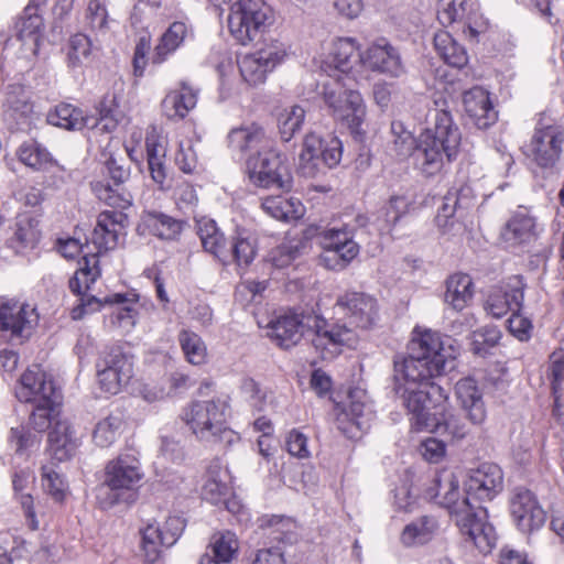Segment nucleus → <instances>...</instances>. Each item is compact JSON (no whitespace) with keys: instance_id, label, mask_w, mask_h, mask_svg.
<instances>
[{"instance_id":"nucleus-1","label":"nucleus","mask_w":564,"mask_h":564,"mask_svg":"<svg viewBox=\"0 0 564 564\" xmlns=\"http://www.w3.org/2000/svg\"><path fill=\"white\" fill-rule=\"evenodd\" d=\"M406 356L394 357V391L402 400L415 432H431L462 441L469 430L448 405L447 392L433 379L443 375L458 354L453 339L415 327Z\"/></svg>"},{"instance_id":"nucleus-2","label":"nucleus","mask_w":564,"mask_h":564,"mask_svg":"<svg viewBox=\"0 0 564 564\" xmlns=\"http://www.w3.org/2000/svg\"><path fill=\"white\" fill-rule=\"evenodd\" d=\"M127 223L128 217L121 210H105L98 215L97 224L89 237L97 251L84 254L79 269L68 283L70 291L79 296L78 304L70 312L73 319H80L102 307L100 299L88 294L91 285L100 276L98 257L119 245L120 238L126 235Z\"/></svg>"},{"instance_id":"nucleus-3","label":"nucleus","mask_w":564,"mask_h":564,"mask_svg":"<svg viewBox=\"0 0 564 564\" xmlns=\"http://www.w3.org/2000/svg\"><path fill=\"white\" fill-rule=\"evenodd\" d=\"M429 496L448 510L460 533L468 538L480 552L491 551L496 544L497 534L495 528L487 521V510L473 505L466 494L460 496L458 479L452 471L440 473Z\"/></svg>"},{"instance_id":"nucleus-4","label":"nucleus","mask_w":564,"mask_h":564,"mask_svg":"<svg viewBox=\"0 0 564 564\" xmlns=\"http://www.w3.org/2000/svg\"><path fill=\"white\" fill-rule=\"evenodd\" d=\"M97 111L98 118L85 116L80 108L61 102L48 111L46 121L69 131L87 130L86 137L89 139L110 135L122 119L116 96L106 95L98 104Z\"/></svg>"},{"instance_id":"nucleus-5","label":"nucleus","mask_w":564,"mask_h":564,"mask_svg":"<svg viewBox=\"0 0 564 564\" xmlns=\"http://www.w3.org/2000/svg\"><path fill=\"white\" fill-rule=\"evenodd\" d=\"M245 154L247 176L252 185L267 189L290 192L293 176L285 154L275 148L264 144L260 148L241 145Z\"/></svg>"},{"instance_id":"nucleus-6","label":"nucleus","mask_w":564,"mask_h":564,"mask_svg":"<svg viewBox=\"0 0 564 564\" xmlns=\"http://www.w3.org/2000/svg\"><path fill=\"white\" fill-rule=\"evenodd\" d=\"M226 409V402L220 399L193 401L184 408L182 419L197 440L229 446L240 437L228 427Z\"/></svg>"},{"instance_id":"nucleus-7","label":"nucleus","mask_w":564,"mask_h":564,"mask_svg":"<svg viewBox=\"0 0 564 564\" xmlns=\"http://www.w3.org/2000/svg\"><path fill=\"white\" fill-rule=\"evenodd\" d=\"M144 477L139 457L133 453H121L105 466L104 481L97 491V501L109 509L134 496Z\"/></svg>"},{"instance_id":"nucleus-8","label":"nucleus","mask_w":564,"mask_h":564,"mask_svg":"<svg viewBox=\"0 0 564 564\" xmlns=\"http://www.w3.org/2000/svg\"><path fill=\"white\" fill-rule=\"evenodd\" d=\"M341 77L329 79L324 84V100L335 120L346 127L356 138L366 116V106L361 95L351 88Z\"/></svg>"},{"instance_id":"nucleus-9","label":"nucleus","mask_w":564,"mask_h":564,"mask_svg":"<svg viewBox=\"0 0 564 564\" xmlns=\"http://www.w3.org/2000/svg\"><path fill=\"white\" fill-rule=\"evenodd\" d=\"M307 334L322 359L330 360L338 356L344 347H352L357 341L354 329L338 323H329L315 314L306 315Z\"/></svg>"},{"instance_id":"nucleus-10","label":"nucleus","mask_w":564,"mask_h":564,"mask_svg":"<svg viewBox=\"0 0 564 564\" xmlns=\"http://www.w3.org/2000/svg\"><path fill=\"white\" fill-rule=\"evenodd\" d=\"M269 18L270 9L262 0H238L230 8L229 31L246 45L263 33Z\"/></svg>"},{"instance_id":"nucleus-11","label":"nucleus","mask_w":564,"mask_h":564,"mask_svg":"<svg viewBox=\"0 0 564 564\" xmlns=\"http://www.w3.org/2000/svg\"><path fill=\"white\" fill-rule=\"evenodd\" d=\"M355 228L350 224L333 227L319 234V245L323 253L319 257L322 265L329 270H344L359 253V245L355 241Z\"/></svg>"},{"instance_id":"nucleus-12","label":"nucleus","mask_w":564,"mask_h":564,"mask_svg":"<svg viewBox=\"0 0 564 564\" xmlns=\"http://www.w3.org/2000/svg\"><path fill=\"white\" fill-rule=\"evenodd\" d=\"M185 528L181 517H169L163 524L149 523L140 530L141 551L145 564H164V551L173 546Z\"/></svg>"},{"instance_id":"nucleus-13","label":"nucleus","mask_w":564,"mask_h":564,"mask_svg":"<svg viewBox=\"0 0 564 564\" xmlns=\"http://www.w3.org/2000/svg\"><path fill=\"white\" fill-rule=\"evenodd\" d=\"M284 45L270 40L262 47L251 54L245 55L239 61V70L249 85H259L264 83L268 73L272 72L285 57Z\"/></svg>"},{"instance_id":"nucleus-14","label":"nucleus","mask_w":564,"mask_h":564,"mask_svg":"<svg viewBox=\"0 0 564 564\" xmlns=\"http://www.w3.org/2000/svg\"><path fill=\"white\" fill-rule=\"evenodd\" d=\"M97 377L105 392L117 394L132 377V362L120 348H111L98 359Z\"/></svg>"},{"instance_id":"nucleus-15","label":"nucleus","mask_w":564,"mask_h":564,"mask_svg":"<svg viewBox=\"0 0 564 564\" xmlns=\"http://www.w3.org/2000/svg\"><path fill=\"white\" fill-rule=\"evenodd\" d=\"M375 420V411L366 390L352 388L348 392V405L339 414L337 421L339 429L350 438L358 437V433L367 432Z\"/></svg>"},{"instance_id":"nucleus-16","label":"nucleus","mask_w":564,"mask_h":564,"mask_svg":"<svg viewBox=\"0 0 564 564\" xmlns=\"http://www.w3.org/2000/svg\"><path fill=\"white\" fill-rule=\"evenodd\" d=\"M39 321L35 307L19 302H7L0 305V332L8 334L9 339L22 344L32 335Z\"/></svg>"},{"instance_id":"nucleus-17","label":"nucleus","mask_w":564,"mask_h":564,"mask_svg":"<svg viewBox=\"0 0 564 564\" xmlns=\"http://www.w3.org/2000/svg\"><path fill=\"white\" fill-rule=\"evenodd\" d=\"M15 395L21 402H59V391L39 365L30 367L20 379Z\"/></svg>"},{"instance_id":"nucleus-18","label":"nucleus","mask_w":564,"mask_h":564,"mask_svg":"<svg viewBox=\"0 0 564 564\" xmlns=\"http://www.w3.org/2000/svg\"><path fill=\"white\" fill-rule=\"evenodd\" d=\"M511 517L518 529L531 533L543 527L546 513L532 491L525 488L514 489L510 499Z\"/></svg>"},{"instance_id":"nucleus-19","label":"nucleus","mask_w":564,"mask_h":564,"mask_svg":"<svg viewBox=\"0 0 564 564\" xmlns=\"http://www.w3.org/2000/svg\"><path fill=\"white\" fill-rule=\"evenodd\" d=\"M502 485L501 468L492 463H484L469 471L464 482V494L469 500H492L502 490Z\"/></svg>"},{"instance_id":"nucleus-20","label":"nucleus","mask_w":564,"mask_h":564,"mask_svg":"<svg viewBox=\"0 0 564 564\" xmlns=\"http://www.w3.org/2000/svg\"><path fill=\"white\" fill-rule=\"evenodd\" d=\"M106 166L113 185L101 181L94 183L93 189L96 196L115 208L126 209L130 207L132 205L131 194L120 188V185L128 180L129 171L118 163L112 152H110V156L106 160Z\"/></svg>"},{"instance_id":"nucleus-21","label":"nucleus","mask_w":564,"mask_h":564,"mask_svg":"<svg viewBox=\"0 0 564 564\" xmlns=\"http://www.w3.org/2000/svg\"><path fill=\"white\" fill-rule=\"evenodd\" d=\"M304 147L299 155V172L305 177H315L322 164L329 169L336 166L343 154V143H303Z\"/></svg>"},{"instance_id":"nucleus-22","label":"nucleus","mask_w":564,"mask_h":564,"mask_svg":"<svg viewBox=\"0 0 564 564\" xmlns=\"http://www.w3.org/2000/svg\"><path fill=\"white\" fill-rule=\"evenodd\" d=\"M336 305L358 327L369 328L378 318L377 300L359 292H348L338 297Z\"/></svg>"},{"instance_id":"nucleus-23","label":"nucleus","mask_w":564,"mask_h":564,"mask_svg":"<svg viewBox=\"0 0 564 564\" xmlns=\"http://www.w3.org/2000/svg\"><path fill=\"white\" fill-rule=\"evenodd\" d=\"M360 59L369 69L391 77H400L405 73L398 50L384 40L371 45L360 55Z\"/></svg>"},{"instance_id":"nucleus-24","label":"nucleus","mask_w":564,"mask_h":564,"mask_svg":"<svg viewBox=\"0 0 564 564\" xmlns=\"http://www.w3.org/2000/svg\"><path fill=\"white\" fill-rule=\"evenodd\" d=\"M525 283L519 275L509 279L506 289L494 290L487 301V312L496 318H500L509 311H521L524 300Z\"/></svg>"},{"instance_id":"nucleus-25","label":"nucleus","mask_w":564,"mask_h":564,"mask_svg":"<svg viewBox=\"0 0 564 564\" xmlns=\"http://www.w3.org/2000/svg\"><path fill=\"white\" fill-rule=\"evenodd\" d=\"M268 336L280 347L289 349L307 334L306 315L283 314L272 318L268 325Z\"/></svg>"},{"instance_id":"nucleus-26","label":"nucleus","mask_w":564,"mask_h":564,"mask_svg":"<svg viewBox=\"0 0 564 564\" xmlns=\"http://www.w3.org/2000/svg\"><path fill=\"white\" fill-rule=\"evenodd\" d=\"M80 440L67 420H58L48 433V452L53 459L62 463L75 456Z\"/></svg>"},{"instance_id":"nucleus-27","label":"nucleus","mask_w":564,"mask_h":564,"mask_svg":"<svg viewBox=\"0 0 564 564\" xmlns=\"http://www.w3.org/2000/svg\"><path fill=\"white\" fill-rule=\"evenodd\" d=\"M455 391L470 423L478 426L482 425L487 417V411L482 400V392L476 380L470 377L458 380Z\"/></svg>"},{"instance_id":"nucleus-28","label":"nucleus","mask_w":564,"mask_h":564,"mask_svg":"<svg viewBox=\"0 0 564 564\" xmlns=\"http://www.w3.org/2000/svg\"><path fill=\"white\" fill-rule=\"evenodd\" d=\"M466 113L474 120L478 129H487L497 119L492 109L489 93L481 87H474L464 94Z\"/></svg>"},{"instance_id":"nucleus-29","label":"nucleus","mask_w":564,"mask_h":564,"mask_svg":"<svg viewBox=\"0 0 564 564\" xmlns=\"http://www.w3.org/2000/svg\"><path fill=\"white\" fill-rule=\"evenodd\" d=\"M441 531V521L433 514H423L409 522L400 534V542L406 547L424 545Z\"/></svg>"},{"instance_id":"nucleus-30","label":"nucleus","mask_w":564,"mask_h":564,"mask_svg":"<svg viewBox=\"0 0 564 564\" xmlns=\"http://www.w3.org/2000/svg\"><path fill=\"white\" fill-rule=\"evenodd\" d=\"M231 495V480L226 467L216 460L213 462L206 474V480L202 488V496L213 505H219Z\"/></svg>"},{"instance_id":"nucleus-31","label":"nucleus","mask_w":564,"mask_h":564,"mask_svg":"<svg viewBox=\"0 0 564 564\" xmlns=\"http://www.w3.org/2000/svg\"><path fill=\"white\" fill-rule=\"evenodd\" d=\"M417 160L421 161L422 172L426 176H433L442 170L444 156L451 162L456 159L458 143H420Z\"/></svg>"},{"instance_id":"nucleus-32","label":"nucleus","mask_w":564,"mask_h":564,"mask_svg":"<svg viewBox=\"0 0 564 564\" xmlns=\"http://www.w3.org/2000/svg\"><path fill=\"white\" fill-rule=\"evenodd\" d=\"M198 89L187 82H181L180 87L170 91L163 99L164 113L170 119H183L197 104Z\"/></svg>"},{"instance_id":"nucleus-33","label":"nucleus","mask_w":564,"mask_h":564,"mask_svg":"<svg viewBox=\"0 0 564 564\" xmlns=\"http://www.w3.org/2000/svg\"><path fill=\"white\" fill-rule=\"evenodd\" d=\"M197 235L205 251L213 254L223 264H229V250L226 247L224 234L217 227L215 220L202 218L197 221Z\"/></svg>"},{"instance_id":"nucleus-34","label":"nucleus","mask_w":564,"mask_h":564,"mask_svg":"<svg viewBox=\"0 0 564 564\" xmlns=\"http://www.w3.org/2000/svg\"><path fill=\"white\" fill-rule=\"evenodd\" d=\"M473 280L468 274L455 273L446 281L445 303L455 311L464 310L473 299Z\"/></svg>"},{"instance_id":"nucleus-35","label":"nucleus","mask_w":564,"mask_h":564,"mask_svg":"<svg viewBox=\"0 0 564 564\" xmlns=\"http://www.w3.org/2000/svg\"><path fill=\"white\" fill-rule=\"evenodd\" d=\"M40 219L31 214H19L13 225L12 243L18 249H33L40 241Z\"/></svg>"},{"instance_id":"nucleus-36","label":"nucleus","mask_w":564,"mask_h":564,"mask_svg":"<svg viewBox=\"0 0 564 564\" xmlns=\"http://www.w3.org/2000/svg\"><path fill=\"white\" fill-rule=\"evenodd\" d=\"M44 23L41 13H31L24 9L14 22V35L23 44H30L35 51L37 47Z\"/></svg>"},{"instance_id":"nucleus-37","label":"nucleus","mask_w":564,"mask_h":564,"mask_svg":"<svg viewBox=\"0 0 564 564\" xmlns=\"http://www.w3.org/2000/svg\"><path fill=\"white\" fill-rule=\"evenodd\" d=\"M261 206L265 214L283 221L297 220L304 214V207L299 199L286 198L281 195L265 197Z\"/></svg>"},{"instance_id":"nucleus-38","label":"nucleus","mask_w":564,"mask_h":564,"mask_svg":"<svg viewBox=\"0 0 564 564\" xmlns=\"http://www.w3.org/2000/svg\"><path fill=\"white\" fill-rule=\"evenodd\" d=\"M34 481L33 473L29 469L17 471L13 476V490L24 510L26 524L31 530L39 529V521L34 512L33 497L24 490Z\"/></svg>"},{"instance_id":"nucleus-39","label":"nucleus","mask_w":564,"mask_h":564,"mask_svg":"<svg viewBox=\"0 0 564 564\" xmlns=\"http://www.w3.org/2000/svg\"><path fill=\"white\" fill-rule=\"evenodd\" d=\"M433 43L435 51L446 64L457 68L467 64L468 57L465 48L458 44L448 32H436Z\"/></svg>"},{"instance_id":"nucleus-40","label":"nucleus","mask_w":564,"mask_h":564,"mask_svg":"<svg viewBox=\"0 0 564 564\" xmlns=\"http://www.w3.org/2000/svg\"><path fill=\"white\" fill-rule=\"evenodd\" d=\"M123 424V414L119 411L109 413L107 416L100 419L96 423L93 433L95 444L101 448L111 446L121 435Z\"/></svg>"},{"instance_id":"nucleus-41","label":"nucleus","mask_w":564,"mask_h":564,"mask_svg":"<svg viewBox=\"0 0 564 564\" xmlns=\"http://www.w3.org/2000/svg\"><path fill=\"white\" fill-rule=\"evenodd\" d=\"M355 51V42L351 39H340L334 43L328 64L338 74L330 75V79L341 77V82L351 80L348 77V70L351 68V58Z\"/></svg>"},{"instance_id":"nucleus-42","label":"nucleus","mask_w":564,"mask_h":564,"mask_svg":"<svg viewBox=\"0 0 564 564\" xmlns=\"http://www.w3.org/2000/svg\"><path fill=\"white\" fill-rule=\"evenodd\" d=\"M4 107L6 116L15 121L26 119L33 110L29 91L17 84L8 87Z\"/></svg>"},{"instance_id":"nucleus-43","label":"nucleus","mask_w":564,"mask_h":564,"mask_svg":"<svg viewBox=\"0 0 564 564\" xmlns=\"http://www.w3.org/2000/svg\"><path fill=\"white\" fill-rule=\"evenodd\" d=\"M535 219L527 212H518L508 221L503 237L512 243H523L535 237Z\"/></svg>"},{"instance_id":"nucleus-44","label":"nucleus","mask_w":564,"mask_h":564,"mask_svg":"<svg viewBox=\"0 0 564 564\" xmlns=\"http://www.w3.org/2000/svg\"><path fill=\"white\" fill-rule=\"evenodd\" d=\"M143 223L154 236L161 239L173 240L182 231L181 221L160 212L147 213Z\"/></svg>"},{"instance_id":"nucleus-45","label":"nucleus","mask_w":564,"mask_h":564,"mask_svg":"<svg viewBox=\"0 0 564 564\" xmlns=\"http://www.w3.org/2000/svg\"><path fill=\"white\" fill-rule=\"evenodd\" d=\"M177 340L187 362L194 366H202L207 361V347L202 337L189 330L182 329Z\"/></svg>"},{"instance_id":"nucleus-46","label":"nucleus","mask_w":564,"mask_h":564,"mask_svg":"<svg viewBox=\"0 0 564 564\" xmlns=\"http://www.w3.org/2000/svg\"><path fill=\"white\" fill-rule=\"evenodd\" d=\"M104 304H117L119 305L112 313V322L119 327L129 330L135 324L137 310L135 302H129L126 294L116 293L109 296H105L102 300Z\"/></svg>"},{"instance_id":"nucleus-47","label":"nucleus","mask_w":564,"mask_h":564,"mask_svg":"<svg viewBox=\"0 0 564 564\" xmlns=\"http://www.w3.org/2000/svg\"><path fill=\"white\" fill-rule=\"evenodd\" d=\"M521 149L527 159L541 167H552L561 154L557 143H523Z\"/></svg>"},{"instance_id":"nucleus-48","label":"nucleus","mask_w":564,"mask_h":564,"mask_svg":"<svg viewBox=\"0 0 564 564\" xmlns=\"http://www.w3.org/2000/svg\"><path fill=\"white\" fill-rule=\"evenodd\" d=\"M186 34V25L183 22H174L161 36L152 57L153 63H162L166 55L174 52L183 42Z\"/></svg>"},{"instance_id":"nucleus-49","label":"nucleus","mask_w":564,"mask_h":564,"mask_svg":"<svg viewBox=\"0 0 564 564\" xmlns=\"http://www.w3.org/2000/svg\"><path fill=\"white\" fill-rule=\"evenodd\" d=\"M210 546L218 561L229 563L238 553L239 542L235 533L225 531L213 535Z\"/></svg>"},{"instance_id":"nucleus-50","label":"nucleus","mask_w":564,"mask_h":564,"mask_svg":"<svg viewBox=\"0 0 564 564\" xmlns=\"http://www.w3.org/2000/svg\"><path fill=\"white\" fill-rule=\"evenodd\" d=\"M305 110L301 106H292L285 109L279 118V131L281 141H291L296 138L304 122Z\"/></svg>"},{"instance_id":"nucleus-51","label":"nucleus","mask_w":564,"mask_h":564,"mask_svg":"<svg viewBox=\"0 0 564 564\" xmlns=\"http://www.w3.org/2000/svg\"><path fill=\"white\" fill-rule=\"evenodd\" d=\"M42 487L57 502H62L67 494V484L64 477L53 465L42 467Z\"/></svg>"},{"instance_id":"nucleus-52","label":"nucleus","mask_w":564,"mask_h":564,"mask_svg":"<svg viewBox=\"0 0 564 564\" xmlns=\"http://www.w3.org/2000/svg\"><path fill=\"white\" fill-rule=\"evenodd\" d=\"M546 377L551 381L555 406H557L562 391V383L564 381L563 349H556L550 355L546 369Z\"/></svg>"},{"instance_id":"nucleus-53","label":"nucleus","mask_w":564,"mask_h":564,"mask_svg":"<svg viewBox=\"0 0 564 564\" xmlns=\"http://www.w3.org/2000/svg\"><path fill=\"white\" fill-rule=\"evenodd\" d=\"M18 155L23 164L35 170L43 169L52 162L51 153L40 143H23Z\"/></svg>"},{"instance_id":"nucleus-54","label":"nucleus","mask_w":564,"mask_h":564,"mask_svg":"<svg viewBox=\"0 0 564 564\" xmlns=\"http://www.w3.org/2000/svg\"><path fill=\"white\" fill-rule=\"evenodd\" d=\"M467 14V0H440L437 4V20L444 26L465 20Z\"/></svg>"},{"instance_id":"nucleus-55","label":"nucleus","mask_w":564,"mask_h":564,"mask_svg":"<svg viewBox=\"0 0 564 564\" xmlns=\"http://www.w3.org/2000/svg\"><path fill=\"white\" fill-rule=\"evenodd\" d=\"M93 53V43L90 39L77 33L69 39L68 64L72 67H78L90 59Z\"/></svg>"},{"instance_id":"nucleus-56","label":"nucleus","mask_w":564,"mask_h":564,"mask_svg":"<svg viewBox=\"0 0 564 564\" xmlns=\"http://www.w3.org/2000/svg\"><path fill=\"white\" fill-rule=\"evenodd\" d=\"M304 248L301 240L292 239L281 243L270 253V260L275 268L289 267L296 260Z\"/></svg>"},{"instance_id":"nucleus-57","label":"nucleus","mask_w":564,"mask_h":564,"mask_svg":"<svg viewBox=\"0 0 564 564\" xmlns=\"http://www.w3.org/2000/svg\"><path fill=\"white\" fill-rule=\"evenodd\" d=\"M108 18L105 0H88L85 21L91 31L105 33L108 30Z\"/></svg>"},{"instance_id":"nucleus-58","label":"nucleus","mask_w":564,"mask_h":564,"mask_svg":"<svg viewBox=\"0 0 564 564\" xmlns=\"http://www.w3.org/2000/svg\"><path fill=\"white\" fill-rule=\"evenodd\" d=\"M228 250L229 263L236 262L238 267H248L257 254L254 241L245 237L235 238Z\"/></svg>"},{"instance_id":"nucleus-59","label":"nucleus","mask_w":564,"mask_h":564,"mask_svg":"<svg viewBox=\"0 0 564 564\" xmlns=\"http://www.w3.org/2000/svg\"><path fill=\"white\" fill-rule=\"evenodd\" d=\"M9 442L17 454L24 455L34 447H39V436L23 425L11 427Z\"/></svg>"},{"instance_id":"nucleus-60","label":"nucleus","mask_w":564,"mask_h":564,"mask_svg":"<svg viewBox=\"0 0 564 564\" xmlns=\"http://www.w3.org/2000/svg\"><path fill=\"white\" fill-rule=\"evenodd\" d=\"M145 149L151 176L155 183L162 186L166 178L162 143H145Z\"/></svg>"},{"instance_id":"nucleus-61","label":"nucleus","mask_w":564,"mask_h":564,"mask_svg":"<svg viewBox=\"0 0 564 564\" xmlns=\"http://www.w3.org/2000/svg\"><path fill=\"white\" fill-rule=\"evenodd\" d=\"M459 206V199L457 192L449 191L443 198V204L438 208V213L435 217L437 226L443 232H448L454 226V215Z\"/></svg>"},{"instance_id":"nucleus-62","label":"nucleus","mask_w":564,"mask_h":564,"mask_svg":"<svg viewBox=\"0 0 564 564\" xmlns=\"http://www.w3.org/2000/svg\"><path fill=\"white\" fill-rule=\"evenodd\" d=\"M240 394L242 399L253 409L262 410L265 402V392L260 384L252 378H243L240 383Z\"/></svg>"},{"instance_id":"nucleus-63","label":"nucleus","mask_w":564,"mask_h":564,"mask_svg":"<svg viewBox=\"0 0 564 564\" xmlns=\"http://www.w3.org/2000/svg\"><path fill=\"white\" fill-rule=\"evenodd\" d=\"M228 138L231 141H258L268 139L267 129L257 122H246L230 130Z\"/></svg>"},{"instance_id":"nucleus-64","label":"nucleus","mask_w":564,"mask_h":564,"mask_svg":"<svg viewBox=\"0 0 564 564\" xmlns=\"http://www.w3.org/2000/svg\"><path fill=\"white\" fill-rule=\"evenodd\" d=\"M460 134L456 127H453L452 118L448 113L443 112L437 116L434 135L432 141L444 142V141H458Z\"/></svg>"}]
</instances>
